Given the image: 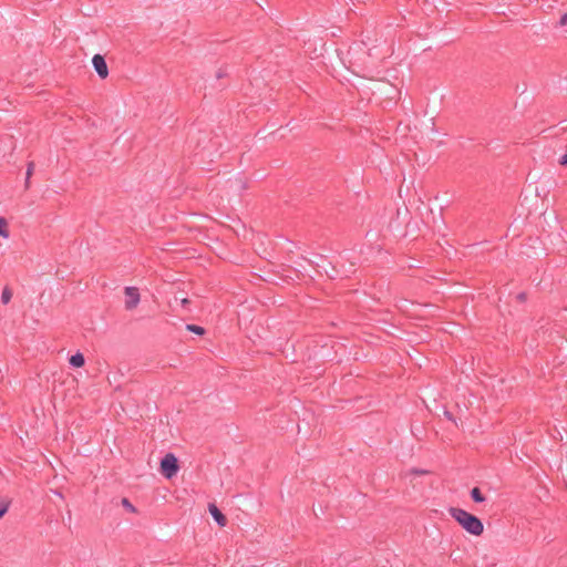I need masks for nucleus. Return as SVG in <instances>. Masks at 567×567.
I'll return each instance as SVG.
<instances>
[{
	"instance_id": "f257e3e1",
	"label": "nucleus",
	"mask_w": 567,
	"mask_h": 567,
	"mask_svg": "<svg viewBox=\"0 0 567 567\" xmlns=\"http://www.w3.org/2000/svg\"><path fill=\"white\" fill-rule=\"evenodd\" d=\"M450 515L471 535L480 536L484 530L482 520L465 509L451 507Z\"/></svg>"
},
{
	"instance_id": "f03ea898",
	"label": "nucleus",
	"mask_w": 567,
	"mask_h": 567,
	"mask_svg": "<svg viewBox=\"0 0 567 567\" xmlns=\"http://www.w3.org/2000/svg\"><path fill=\"white\" fill-rule=\"evenodd\" d=\"M161 472L166 478H172L178 472V462L174 454L167 453L161 461Z\"/></svg>"
},
{
	"instance_id": "7ed1b4c3",
	"label": "nucleus",
	"mask_w": 567,
	"mask_h": 567,
	"mask_svg": "<svg viewBox=\"0 0 567 567\" xmlns=\"http://www.w3.org/2000/svg\"><path fill=\"white\" fill-rule=\"evenodd\" d=\"M125 309L133 310L137 307L141 300L140 291L136 287H125Z\"/></svg>"
},
{
	"instance_id": "20e7f679",
	"label": "nucleus",
	"mask_w": 567,
	"mask_h": 567,
	"mask_svg": "<svg viewBox=\"0 0 567 567\" xmlns=\"http://www.w3.org/2000/svg\"><path fill=\"white\" fill-rule=\"evenodd\" d=\"M93 66L101 79L109 75L107 64L101 54H95L92 59Z\"/></svg>"
},
{
	"instance_id": "39448f33",
	"label": "nucleus",
	"mask_w": 567,
	"mask_h": 567,
	"mask_svg": "<svg viewBox=\"0 0 567 567\" xmlns=\"http://www.w3.org/2000/svg\"><path fill=\"white\" fill-rule=\"evenodd\" d=\"M209 513L212 514L215 522L220 526L224 527L227 524L226 516L217 508L215 504H209L208 506Z\"/></svg>"
},
{
	"instance_id": "423d86ee",
	"label": "nucleus",
	"mask_w": 567,
	"mask_h": 567,
	"mask_svg": "<svg viewBox=\"0 0 567 567\" xmlns=\"http://www.w3.org/2000/svg\"><path fill=\"white\" fill-rule=\"evenodd\" d=\"M69 362L74 368H81L84 365L85 359L81 352H76L75 354L71 355Z\"/></svg>"
},
{
	"instance_id": "0eeeda50",
	"label": "nucleus",
	"mask_w": 567,
	"mask_h": 567,
	"mask_svg": "<svg viewBox=\"0 0 567 567\" xmlns=\"http://www.w3.org/2000/svg\"><path fill=\"white\" fill-rule=\"evenodd\" d=\"M471 497L475 503H483L485 501V497L483 496V494L478 487L472 488Z\"/></svg>"
},
{
	"instance_id": "6e6552de",
	"label": "nucleus",
	"mask_w": 567,
	"mask_h": 567,
	"mask_svg": "<svg viewBox=\"0 0 567 567\" xmlns=\"http://www.w3.org/2000/svg\"><path fill=\"white\" fill-rule=\"evenodd\" d=\"M0 236L3 238L9 237L8 223L2 216H0Z\"/></svg>"
},
{
	"instance_id": "1a4fd4ad",
	"label": "nucleus",
	"mask_w": 567,
	"mask_h": 567,
	"mask_svg": "<svg viewBox=\"0 0 567 567\" xmlns=\"http://www.w3.org/2000/svg\"><path fill=\"white\" fill-rule=\"evenodd\" d=\"M12 298V291L9 287H4L1 293V302L8 305Z\"/></svg>"
},
{
	"instance_id": "9d476101",
	"label": "nucleus",
	"mask_w": 567,
	"mask_h": 567,
	"mask_svg": "<svg viewBox=\"0 0 567 567\" xmlns=\"http://www.w3.org/2000/svg\"><path fill=\"white\" fill-rule=\"evenodd\" d=\"M10 501L9 499H2L0 502V519L7 514L10 507Z\"/></svg>"
},
{
	"instance_id": "9b49d317",
	"label": "nucleus",
	"mask_w": 567,
	"mask_h": 567,
	"mask_svg": "<svg viewBox=\"0 0 567 567\" xmlns=\"http://www.w3.org/2000/svg\"><path fill=\"white\" fill-rule=\"evenodd\" d=\"M121 503L126 511H128L131 513L137 512L136 507L130 502L128 498H126V497L122 498Z\"/></svg>"
},
{
	"instance_id": "f8f14e48",
	"label": "nucleus",
	"mask_w": 567,
	"mask_h": 567,
	"mask_svg": "<svg viewBox=\"0 0 567 567\" xmlns=\"http://www.w3.org/2000/svg\"><path fill=\"white\" fill-rule=\"evenodd\" d=\"M186 329L188 331L194 332V333L199 334V336L205 333V329L203 327L196 326V324H187Z\"/></svg>"
},
{
	"instance_id": "ddd939ff",
	"label": "nucleus",
	"mask_w": 567,
	"mask_h": 567,
	"mask_svg": "<svg viewBox=\"0 0 567 567\" xmlns=\"http://www.w3.org/2000/svg\"><path fill=\"white\" fill-rule=\"evenodd\" d=\"M33 171H34V163L33 162H30L28 164V167H27V173H25V187H29V181H30V177L32 176L33 174Z\"/></svg>"
},
{
	"instance_id": "4468645a",
	"label": "nucleus",
	"mask_w": 567,
	"mask_h": 567,
	"mask_svg": "<svg viewBox=\"0 0 567 567\" xmlns=\"http://www.w3.org/2000/svg\"><path fill=\"white\" fill-rule=\"evenodd\" d=\"M427 473H429L427 471H425V470H419V468H412V470L410 471V474H412V475H425V474H427Z\"/></svg>"
},
{
	"instance_id": "2eb2a0df",
	"label": "nucleus",
	"mask_w": 567,
	"mask_h": 567,
	"mask_svg": "<svg viewBox=\"0 0 567 567\" xmlns=\"http://www.w3.org/2000/svg\"><path fill=\"white\" fill-rule=\"evenodd\" d=\"M567 24V13H564L559 19V25L564 27Z\"/></svg>"
},
{
	"instance_id": "dca6fc26",
	"label": "nucleus",
	"mask_w": 567,
	"mask_h": 567,
	"mask_svg": "<svg viewBox=\"0 0 567 567\" xmlns=\"http://www.w3.org/2000/svg\"><path fill=\"white\" fill-rule=\"evenodd\" d=\"M559 164L563 166L567 165V153L559 158Z\"/></svg>"
},
{
	"instance_id": "f3484780",
	"label": "nucleus",
	"mask_w": 567,
	"mask_h": 567,
	"mask_svg": "<svg viewBox=\"0 0 567 567\" xmlns=\"http://www.w3.org/2000/svg\"><path fill=\"white\" fill-rule=\"evenodd\" d=\"M181 303L183 307H186L189 303V300L187 298H184L181 300Z\"/></svg>"
},
{
	"instance_id": "a211bd4d",
	"label": "nucleus",
	"mask_w": 567,
	"mask_h": 567,
	"mask_svg": "<svg viewBox=\"0 0 567 567\" xmlns=\"http://www.w3.org/2000/svg\"><path fill=\"white\" fill-rule=\"evenodd\" d=\"M224 76V73L221 72V70H219L217 73H216V78L217 79H220Z\"/></svg>"
},
{
	"instance_id": "6ab92c4d",
	"label": "nucleus",
	"mask_w": 567,
	"mask_h": 567,
	"mask_svg": "<svg viewBox=\"0 0 567 567\" xmlns=\"http://www.w3.org/2000/svg\"><path fill=\"white\" fill-rule=\"evenodd\" d=\"M517 298H518V299H520V300H524V299H525V293H519V295L517 296Z\"/></svg>"
}]
</instances>
